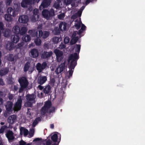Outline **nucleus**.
<instances>
[{"mask_svg":"<svg viewBox=\"0 0 145 145\" xmlns=\"http://www.w3.org/2000/svg\"><path fill=\"white\" fill-rule=\"evenodd\" d=\"M61 31V30L59 29V27L58 28V27H55L53 32L55 35H58L60 33Z\"/></svg>","mask_w":145,"mask_h":145,"instance_id":"33","label":"nucleus"},{"mask_svg":"<svg viewBox=\"0 0 145 145\" xmlns=\"http://www.w3.org/2000/svg\"><path fill=\"white\" fill-rule=\"evenodd\" d=\"M20 27L18 25H15L13 28L12 31L16 34H18Z\"/></svg>","mask_w":145,"mask_h":145,"instance_id":"34","label":"nucleus"},{"mask_svg":"<svg viewBox=\"0 0 145 145\" xmlns=\"http://www.w3.org/2000/svg\"><path fill=\"white\" fill-rule=\"evenodd\" d=\"M23 131V133L25 136H27L28 133V131L27 129L24 128V127H22L20 129V134H22V131Z\"/></svg>","mask_w":145,"mask_h":145,"instance_id":"35","label":"nucleus"},{"mask_svg":"<svg viewBox=\"0 0 145 145\" xmlns=\"http://www.w3.org/2000/svg\"><path fill=\"white\" fill-rule=\"evenodd\" d=\"M24 43L23 42H22L19 43L16 46V49H20L24 45Z\"/></svg>","mask_w":145,"mask_h":145,"instance_id":"48","label":"nucleus"},{"mask_svg":"<svg viewBox=\"0 0 145 145\" xmlns=\"http://www.w3.org/2000/svg\"><path fill=\"white\" fill-rule=\"evenodd\" d=\"M39 10L38 9L35 8L33 11V15L31 17V21L34 22L37 21L39 18Z\"/></svg>","mask_w":145,"mask_h":145,"instance_id":"6","label":"nucleus"},{"mask_svg":"<svg viewBox=\"0 0 145 145\" xmlns=\"http://www.w3.org/2000/svg\"><path fill=\"white\" fill-rule=\"evenodd\" d=\"M64 1L67 5L70 4L71 2V0H64Z\"/></svg>","mask_w":145,"mask_h":145,"instance_id":"60","label":"nucleus"},{"mask_svg":"<svg viewBox=\"0 0 145 145\" xmlns=\"http://www.w3.org/2000/svg\"><path fill=\"white\" fill-rule=\"evenodd\" d=\"M44 48L45 49H48L49 48V45L48 44L44 43Z\"/></svg>","mask_w":145,"mask_h":145,"instance_id":"59","label":"nucleus"},{"mask_svg":"<svg viewBox=\"0 0 145 145\" xmlns=\"http://www.w3.org/2000/svg\"><path fill=\"white\" fill-rule=\"evenodd\" d=\"M39 38H37L35 40V42L36 45L37 46H39L41 43V40L39 39Z\"/></svg>","mask_w":145,"mask_h":145,"instance_id":"44","label":"nucleus"},{"mask_svg":"<svg viewBox=\"0 0 145 145\" xmlns=\"http://www.w3.org/2000/svg\"><path fill=\"white\" fill-rule=\"evenodd\" d=\"M35 97L34 94H28L26 96V99L27 101H30L35 103Z\"/></svg>","mask_w":145,"mask_h":145,"instance_id":"23","label":"nucleus"},{"mask_svg":"<svg viewBox=\"0 0 145 145\" xmlns=\"http://www.w3.org/2000/svg\"><path fill=\"white\" fill-rule=\"evenodd\" d=\"M51 140L54 142L57 143L58 139V135L57 134L55 133L51 137Z\"/></svg>","mask_w":145,"mask_h":145,"instance_id":"31","label":"nucleus"},{"mask_svg":"<svg viewBox=\"0 0 145 145\" xmlns=\"http://www.w3.org/2000/svg\"><path fill=\"white\" fill-rule=\"evenodd\" d=\"M39 38H42V39H45L47 38L49 35V32L47 31H42V30H39L38 31Z\"/></svg>","mask_w":145,"mask_h":145,"instance_id":"10","label":"nucleus"},{"mask_svg":"<svg viewBox=\"0 0 145 145\" xmlns=\"http://www.w3.org/2000/svg\"><path fill=\"white\" fill-rule=\"evenodd\" d=\"M60 39L57 37H54L52 39V41L54 44H57L59 41Z\"/></svg>","mask_w":145,"mask_h":145,"instance_id":"41","label":"nucleus"},{"mask_svg":"<svg viewBox=\"0 0 145 145\" xmlns=\"http://www.w3.org/2000/svg\"><path fill=\"white\" fill-rule=\"evenodd\" d=\"M67 24L64 22H60L59 25V29H61L62 31H65L66 29Z\"/></svg>","mask_w":145,"mask_h":145,"instance_id":"22","label":"nucleus"},{"mask_svg":"<svg viewBox=\"0 0 145 145\" xmlns=\"http://www.w3.org/2000/svg\"><path fill=\"white\" fill-rule=\"evenodd\" d=\"M55 111V108L54 107H52L49 110L50 113L54 112Z\"/></svg>","mask_w":145,"mask_h":145,"instance_id":"58","label":"nucleus"},{"mask_svg":"<svg viewBox=\"0 0 145 145\" xmlns=\"http://www.w3.org/2000/svg\"><path fill=\"white\" fill-rule=\"evenodd\" d=\"M35 102L27 101L25 103V105L28 107H31L32 106L33 104Z\"/></svg>","mask_w":145,"mask_h":145,"instance_id":"45","label":"nucleus"},{"mask_svg":"<svg viewBox=\"0 0 145 145\" xmlns=\"http://www.w3.org/2000/svg\"><path fill=\"white\" fill-rule=\"evenodd\" d=\"M19 87V85L18 84H16V85H14V91H16L17 90Z\"/></svg>","mask_w":145,"mask_h":145,"instance_id":"61","label":"nucleus"},{"mask_svg":"<svg viewBox=\"0 0 145 145\" xmlns=\"http://www.w3.org/2000/svg\"><path fill=\"white\" fill-rule=\"evenodd\" d=\"M48 109L45 107L44 106L41 109V113L42 114L44 115L46 113Z\"/></svg>","mask_w":145,"mask_h":145,"instance_id":"42","label":"nucleus"},{"mask_svg":"<svg viewBox=\"0 0 145 145\" xmlns=\"http://www.w3.org/2000/svg\"><path fill=\"white\" fill-rule=\"evenodd\" d=\"M7 59L10 61H13L14 60V58L13 57V55L12 54H10L7 58Z\"/></svg>","mask_w":145,"mask_h":145,"instance_id":"50","label":"nucleus"},{"mask_svg":"<svg viewBox=\"0 0 145 145\" xmlns=\"http://www.w3.org/2000/svg\"><path fill=\"white\" fill-rule=\"evenodd\" d=\"M28 33L30 35H31V37H36L37 38H39L38 37V31L33 30H29L28 31Z\"/></svg>","mask_w":145,"mask_h":145,"instance_id":"17","label":"nucleus"},{"mask_svg":"<svg viewBox=\"0 0 145 145\" xmlns=\"http://www.w3.org/2000/svg\"><path fill=\"white\" fill-rule=\"evenodd\" d=\"M55 82V80L54 78H53L50 79L48 84L51 86L52 87H53L54 86Z\"/></svg>","mask_w":145,"mask_h":145,"instance_id":"43","label":"nucleus"},{"mask_svg":"<svg viewBox=\"0 0 145 145\" xmlns=\"http://www.w3.org/2000/svg\"><path fill=\"white\" fill-rule=\"evenodd\" d=\"M27 29L26 27L24 26L22 27L21 28H20L18 35H23L25 34L27 31Z\"/></svg>","mask_w":145,"mask_h":145,"instance_id":"25","label":"nucleus"},{"mask_svg":"<svg viewBox=\"0 0 145 145\" xmlns=\"http://www.w3.org/2000/svg\"><path fill=\"white\" fill-rule=\"evenodd\" d=\"M30 5L34 4L35 3H38L40 0H27Z\"/></svg>","mask_w":145,"mask_h":145,"instance_id":"40","label":"nucleus"},{"mask_svg":"<svg viewBox=\"0 0 145 145\" xmlns=\"http://www.w3.org/2000/svg\"><path fill=\"white\" fill-rule=\"evenodd\" d=\"M52 105L50 101H47L46 102L44 105V106L46 107L47 109H48Z\"/></svg>","mask_w":145,"mask_h":145,"instance_id":"39","label":"nucleus"},{"mask_svg":"<svg viewBox=\"0 0 145 145\" xmlns=\"http://www.w3.org/2000/svg\"><path fill=\"white\" fill-rule=\"evenodd\" d=\"M42 140V138H35L33 140V142H37V141H39L40 140Z\"/></svg>","mask_w":145,"mask_h":145,"instance_id":"62","label":"nucleus"},{"mask_svg":"<svg viewBox=\"0 0 145 145\" xmlns=\"http://www.w3.org/2000/svg\"><path fill=\"white\" fill-rule=\"evenodd\" d=\"M65 69V62L61 63L56 69L55 72L57 74H59L63 72Z\"/></svg>","mask_w":145,"mask_h":145,"instance_id":"9","label":"nucleus"},{"mask_svg":"<svg viewBox=\"0 0 145 145\" xmlns=\"http://www.w3.org/2000/svg\"><path fill=\"white\" fill-rule=\"evenodd\" d=\"M18 81L20 86L19 91H23L27 88L28 85V82L27 80L25 77L22 76L19 79Z\"/></svg>","mask_w":145,"mask_h":145,"instance_id":"2","label":"nucleus"},{"mask_svg":"<svg viewBox=\"0 0 145 145\" xmlns=\"http://www.w3.org/2000/svg\"><path fill=\"white\" fill-rule=\"evenodd\" d=\"M30 65L31 64L29 62L27 61L26 62L25 64L24 68V72H26L28 71L30 67Z\"/></svg>","mask_w":145,"mask_h":145,"instance_id":"28","label":"nucleus"},{"mask_svg":"<svg viewBox=\"0 0 145 145\" xmlns=\"http://www.w3.org/2000/svg\"><path fill=\"white\" fill-rule=\"evenodd\" d=\"M47 64L46 61H44L41 64L40 63H38L36 65V67L37 70L39 73L41 72L46 67Z\"/></svg>","mask_w":145,"mask_h":145,"instance_id":"8","label":"nucleus"},{"mask_svg":"<svg viewBox=\"0 0 145 145\" xmlns=\"http://www.w3.org/2000/svg\"><path fill=\"white\" fill-rule=\"evenodd\" d=\"M35 132V130L33 129H32L29 131V135L31 137H33Z\"/></svg>","mask_w":145,"mask_h":145,"instance_id":"52","label":"nucleus"},{"mask_svg":"<svg viewBox=\"0 0 145 145\" xmlns=\"http://www.w3.org/2000/svg\"><path fill=\"white\" fill-rule=\"evenodd\" d=\"M4 26L2 22H0V30L1 31H3L4 30Z\"/></svg>","mask_w":145,"mask_h":145,"instance_id":"55","label":"nucleus"},{"mask_svg":"<svg viewBox=\"0 0 145 145\" xmlns=\"http://www.w3.org/2000/svg\"><path fill=\"white\" fill-rule=\"evenodd\" d=\"M16 116L15 115H13L9 116L7 120L8 122L10 124H12L16 121Z\"/></svg>","mask_w":145,"mask_h":145,"instance_id":"18","label":"nucleus"},{"mask_svg":"<svg viewBox=\"0 0 145 145\" xmlns=\"http://www.w3.org/2000/svg\"><path fill=\"white\" fill-rule=\"evenodd\" d=\"M42 14L44 18L48 20L55 15V12L53 8H51L50 10L44 9L42 12Z\"/></svg>","mask_w":145,"mask_h":145,"instance_id":"4","label":"nucleus"},{"mask_svg":"<svg viewBox=\"0 0 145 145\" xmlns=\"http://www.w3.org/2000/svg\"><path fill=\"white\" fill-rule=\"evenodd\" d=\"M7 128V126L6 125H4L2 126L0 129V133H3L4 132L5 130Z\"/></svg>","mask_w":145,"mask_h":145,"instance_id":"49","label":"nucleus"},{"mask_svg":"<svg viewBox=\"0 0 145 145\" xmlns=\"http://www.w3.org/2000/svg\"><path fill=\"white\" fill-rule=\"evenodd\" d=\"M26 144V142L22 140L19 142L20 145H25Z\"/></svg>","mask_w":145,"mask_h":145,"instance_id":"57","label":"nucleus"},{"mask_svg":"<svg viewBox=\"0 0 145 145\" xmlns=\"http://www.w3.org/2000/svg\"><path fill=\"white\" fill-rule=\"evenodd\" d=\"M13 104L12 102L7 101L5 105L7 113L10 114L13 110Z\"/></svg>","mask_w":145,"mask_h":145,"instance_id":"7","label":"nucleus"},{"mask_svg":"<svg viewBox=\"0 0 145 145\" xmlns=\"http://www.w3.org/2000/svg\"><path fill=\"white\" fill-rule=\"evenodd\" d=\"M76 47L75 49V52H78V54L80 52L81 45L80 44H76Z\"/></svg>","mask_w":145,"mask_h":145,"instance_id":"46","label":"nucleus"},{"mask_svg":"<svg viewBox=\"0 0 145 145\" xmlns=\"http://www.w3.org/2000/svg\"><path fill=\"white\" fill-rule=\"evenodd\" d=\"M22 39L23 41L26 42L30 41L31 40L30 35H26L23 36Z\"/></svg>","mask_w":145,"mask_h":145,"instance_id":"32","label":"nucleus"},{"mask_svg":"<svg viewBox=\"0 0 145 145\" xmlns=\"http://www.w3.org/2000/svg\"><path fill=\"white\" fill-rule=\"evenodd\" d=\"M60 2L57 1L55 2L53 5V7L56 9H59L60 7Z\"/></svg>","mask_w":145,"mask_h":145,"instance_id":"47","label":"nucleus"},{"mask_svg":"<svg viewBox=\"0 0 145 145\" xmlns=\"http://www.w3.org/2000/svg\"><path fill=\"white\" fill-rule=\"evenodd\" d=\"M9 72V69L8 68H2L0 71V75L2 76L7 74Z\"/></svg>","mask_w":145,"mask_h":145,"instance_id":"21","label":"nucleus"},{"mask_svg":"<svg viewBox=\"0 0 145 145\" xmlns=\"http://www.w3.org/2000/svg\"><path fill=\"white\" fill-rule=\"evenodd\" d=\"M82 12L81 10H79L76 13V15H73L72 16V18H76L77 17V16L80 17L82 14Z\"/></svg>","mask_w":145,"mask_h":145,"instance_id":"38","label":"nucleus"},{"mask_svg":"<svg viewBox=\"0 0 145 145\" xmlns=\"http://www.w3.org/2000/svg\"><path fill=\"white\" fill-rule=\"evenodd\" d=\"M69 41V38L68 37H66L64 39V42L65 44L68 43Z\"/></svg>","mask_w":145,"mask_h":145,"instance_id":"53","label":"nucleus"},{"mask_svg":"<svg viewBox=\"0 0 145 145\" xmlns=\"http://www.w3.org/2000/svg\"><path fill=\"white\" fill-rule=\"evenodd\" d=\"M54 52L56 55L57 61L60 62L64 57L63 52L59 49H56L54 50Z\"/></svg>","mask_w":145,"mask_h":145,"instance_id":"5","label":"nucleus"},{"mask_svg":"<svg viewBox=\"0 0 145 145\" xmlns=\"http://www.w3.org/2000/svg\"><path fill=\"white\" fill-rule=\"evenodd\" d=\"M52 54V52L51 51L47 52L44 51L41 54V57L42 59H46L50 57Z\"/></svg>","mask_w":145,"mask_h":145,"instance_id":"15","label":"nucleus"},{"mask_svg":"<svg viewBox=\"0 0 145 145\" xmlns=\"http://www.w3.org/2000/svg\"><path fill=\"white\" fill-rule=\"evenodd\" d=\"M47 80V77L46 76H40L38 79V82L40 85H42Z\"/></svg>","mask_w":145,"mask_h":145,"instance_id":"19","label":"nucleus"},{"mask_svg":"<svg viewBox=\"0 0 145 145\" xmlns=\"http://www.w3.org/2000/svg\"><path fill=\"white\" fill-rule=\"evenodd\" d=\"M22 102L21 99H18L14 104L13 108V110L14 111H18L21 109Z\"/></svg>","mask_w":145,"mask_h":145,"instance_id":"12","label":"nucleus"},{"mask_svg":"<svg viewBox=\"0 0 145 145\" xmlns=\"http://www.w3.org/2000/svg\"><path fill=\"white\" fill-rule=\"evenodd\" d=\"M52 87L51 86L48 84L45 87L43 91H50Z\"/></svg>","mask_w":145,"mask_h":145,"instance_id":"51","label":"nucleus"},{"mask_svg":"<svg viewBox=\"0 0 145 145\" xmlns=\"http://www.w3.org/2000/svg\"><path fill=\"white\" fill-rule=\"evenodd\" d=\"M20 7L18 4H14V9L11 7L8 8L7 10L8 14H5L4 16L5 20L7 22H11L13 19L12 16L15 17L18 14Z\"/></svg>","mask_w":145,"mask_h":145,"instance_id":"1","label":"nucleus"},{"mask_svg":"<svg viewBox=\"0 0 145 145\" xmlns=\"http://www.w3.org/2000/svg\"><path fill=\"white\" fill-rule=\"evenodd\" d=\"M78 37H76L73 38L70 41V43L71 45L75 44L78 40Z\"/></svg>","mask_w":145,"mask_h":145,"instance_id":"36","label":"nucleus"},{"mask_svg":"<svg viewBox=\"0 0 145 145\" xmlns=\"http://www.w3.org/2000/svg\"><path fill=\"white\" fill-rule=\"evenodd\" d=\"M29 54L31 57L36 58L39 56V52L37 49L33 48L31 50Z\"/></svg>","mask_w":145,"mask_h":145,"instance_id":"14","label":"nucleus"},{"mask_svg":"<svg viewBox=\"0 0 145 145\" xmlns=\"http://www.w3.org/2000/svg\"><path fill=\"white\" fill-rule=\"evenodd\" d=\"M86 26L83 24H82L81 29L83 31L86 30Z\"/></svg>","mask_w":145,"mask_h":145,"instance_id":"63","label":"nucleus"},{"mask_svg":"<svg viewBox=\"0 0 145 145\" xmlns=\"http://www.w3.org/2000/svg\"><path fill=\"white\" fill-rule=\"evenodd\" d=\"M41 121V119L40 117L37 118L33 122L32 126L33 127H35L38 124L39 121Z\"/></svg>","mask_w":145,"mask_h":145,"instance_id":"29","label":"nucleus"},{"mask_svg":"<svg viewBox=\"0 0 145 145\" xmlns=\"http://www.w3.org/2000/svg\"><path fill=\"white\" fill-rule=\"evenodd\" d=\"M29 19V18L27 16L23 15L19 17L18 21L20 23L26 24L28 21Z\"/></svg>","mask_w":145,"mask_h":145,"instance_id":"16","label":"nucleus"},{"mask_svg":"<svg viewBox=\"0 0 145 145\" xmlns=\"http://www.w3.org/2000/svg\"><path fill=\"white\" fill-rule=\"evenodd\" d=\"M4 36L6 37H9L11 34V30L9 29H6L3 32Z\"/></svg>","mask_w":145,"mask_h":145,"instance_id":"27","label":"nucleus"},{"mask_svg":"<svg viewBox=\"0 0 145 145\" xmlns=\"http://www.w3.org/2000/svg\"><path fill=\"white\" fill-rule=\"evenodd\" d=\"M44 142H45V143H43V145H51L52 142V141L50 139H45Z\"/></svg>","mask_w":145,"mask_h":145,"instance_id":"37","label":"nucleus"},{"mask_svg":"<svg viewBox=\"0 0 145 145\" xmlns=\"http://www.w3.org/2000/svg\"><path fill=\"white\" fill-rule=\"evenodd\" d=\"M13 97V95L12 94H9L8 97V99L10 100H11Z\"/></svg>","mask_w":145,"mask_h":145,"instance_id":"64","label":"nucleus"},{"mask_svg":"<svg viewBox=\"0 0 145 145\" xmlns=\"http://www.w3.org/2000/svg\"><path fill=\"white\" fill-rule=\"evenodd\" d=\"M20 38L18 34H16L15 35H13L11 37L12 42L16 43L19 41Z\"/></svg>","mask_w":145,"mask_h":145,"instance_id":"20","label":"nucleus"},{"mask_svg":"<svg viewBox=\"0 0 145 145\" xmlns=\"http://www.w3.org/2000/svg\"><path fill=\"white\" fill-rule=\"evenodd\" d=\"M79 58L78 54L76 52L71 54L68 58L69 62L71 61L70 65H74L75 66L77 65V61Z\"/></svg>","mask_w":145,"mask_h":145,"instance_id":"3","label":"nucleus"},{"mask_svg":"<svg viewBox=\"0 0 145 145\" xmlns=\"http://www.w3.org/2000/svg\"><path fill=\"white\" fill-rule=\"evenodd\" d=\"M74 26L76 27L77 29L78 30L80 29V24L79 23H75L74 25Z\"/></svg>","mask_w":145,"mask_h":145,"instance_id":"56","label":"nucleus"},{"mask_svg":"<svg viewBox=\"0 0 145 145\" xmlns=\"http://www.w3.org/2000/svg\"><path fill=\"white\" fill-rule=\"evenodd\" d=\"M21 6L23 8H26L28 5H30L27 0H22L21 3Z\"/></svg>","mask_w":145,"mask_h":145,"instance_id":"30","label":"nucleus"},{"mask_svg":"<svg viewBox=\"0 0 145 145\" xmlns=\"http://www.w3.org/2000/svg\"><path fill=\"white\" fill-rule=\"evenodd\" d=\"M66 47V46L63 43L61 42V44L59 45V48L61 50H62L65 48Z\"/></svg>","mask_w":145,"mask_h":145,"instance_id":"54","label":"nucleus"},{"mask_svg":"<svg viewBox=\"0 0 145 145\" xmlns=\"http://www.w3.org/2000/svg\"><path fill=\"white\" fill-rule=\"evenodd\" d=\"M14 43L10 42L6 45V48L9 51L12 50L14 48Z\"/></svg>","mask_w":145,"mask_h":145,"instance_id":"24","label":"nucleus"},{"mask_svg":"<svg viewBox=\"0 0 145 145\" xmlns=\"http://www.w3.org/2000/svg\"><path fill=\"white\" fill-rule=\"evenodd\" d=\"M6 135L9 142H12L15 138L13 133L12 131L10 130L7 132Z\"/></svg>","mask_w":145,"mask_h":145,"instance_id":"13","label":"nucleus"},{"mask_svg":"<svg viewBox=\"0 0 145 145\" xmlns=\"http://www.w3.org/2000/svg\"><path fill=\"white\" fill-rule=\"evenodd\" d=\"M51 0H43L41 3L39 8L41 10L42 8H47L50 4Z\"/></svg>","mask_w":145,"mask_h":145,"instance_id":"11","label":"nucleus"},{"mask_svg":"<svg viewBox=\"0 0 145 145\" xmlns=\"http://www.w3.org/2000/svg\"><path fill=\"white\" fill-rule=\"evenodd\" d=\"M74 65H70L69 68V70L68 71L69 72V76L68 78H69L70 76H72L73 73L74 71V68L75 67Z\"/></svg>","mask_w":145,"mask_h":145,"instance_id":"26","label":"nucleus"}]
</instances>
